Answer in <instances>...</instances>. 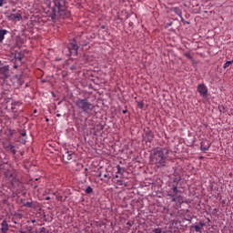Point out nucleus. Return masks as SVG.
<instances>
[{
    "instance_id": "nucleus-35",
    "label": "nucleus",
    "mask_w": 233,
    "mask_h": 233,
    "mask_svg": "<svg viewBox=\"0 0 233 233\" xmlns=\"http://www.w3.org/2000/svg\"><path fill=\"white\" fill-rule=\"evenodd\" d=\"M104 177H108V174H105V175H104Z\"/></svg>"
},
{
    "instance_id": "nucleus-31",
    "label": "nucleus",
    "mask_w": 233,
    "mask_h": 233,
    "mask_svg": "<svg viewBox=\"0 0 233 233\" xmlns=\"http://www.w3.org/2000/svg\"><path fill=\"white\" fill-rule=\"evenodd\" d=\"M20 143H22L23 145H25V143H26V139H22V140H19Z\"/></svg>"
},
{
    "instance_id": "nucleus-14",
    "label": "nucleus",
    "mask_w": 233,
    "mask_h": 233,
    "mask_svg": "<svg viewBox=\"0 0 233 233\" xmlns=\"http://www.w3.org/2000/svg\"><path fill=\"white\" fill-rule=\"evenodd\" d=\"M171 12H175V14H177V15H179V17H181V9H179V7H173L171 8Z\"/></svg>"
},
{
    "instance_id": "nucleus-40",
    "label": "nucleus",
    "mask_w": 233,
    "mask_h": 233,
    "mask_svg": "<svg viewBox=\"0 0 233 233\" xmlns=\"http://www.w3.org/2000/svg\"><path fill=\"white\" fill-rule=\"evenodd\" d=\"M57 117H61V115H56Z\"/></svg>"
},
{
    "instance_id": "nucleus-33",
    "label": "nucleus",
    "mask_w": 233,
    "mask_h": 233,
    "mask_svg": "<svg viewBox=\"0 0 233 233\" xmlns=\"http://www.w3.org/2000/svg\"><path fill=\"white\" fill-rule=\"evenodd\" d=\"M182 23H185V20L183 19V16H180Z\"/></svg>"
},
{
    "instance_id": "nucleus-5",
    "label": "nucleus",
    "mask_w": 233,
    "mask_h": 233,
    "mask_svg": "<svg viewBox=\"0 0 233 233\" xmlns=\"http://www.w3.org/2000/svg\"><path fill=\"white\" fill-rule=\"evenodd\" d=\"M68 49L70 52H74L75 54H77V50H79V46H77V42H76V40H73L69 44Z\"/></svg>"
},
{
    "instance_id": "nucleus-20",
    "label": "nucleus",
    "mask_w": 233,
    "mask_h": 233,
    "mask_svg": "<svg viewBox=\"0 0 233 233\" xmlns=\"http://www.w3.org/2000/svg\"><path fill=\"white\" fill-rule=\"evenodd\" d=\"M174 183H176V185H177V183H179V181H181V177L177 176L175 178H173Z\"/></svg>"
},
{
    "instance_id": "nucleus-45",
    "label": "nucleus",
    "mask_w": 233,
    "mask_h": 233,
    "mask_svg": "<svg viewBox=\"0 0 233 233\" xmlns=\"http://www.w3.org/2000/svg\"><path fill=\"white\" fill-rule=\"evenodd\" d=\"M21 156H23V152L21 153Z\"/></svg>"
},
{
    "instance_id": "nucleus-27",
    "label": "nucleus",
    "mask_w": 233,
    "mask_h": 233,
    "mask_svg": "<svg viewBox=\"0 0 233 233\" xmlns=\"http://www.w3.org/2000/svg\"><path fill=\"white\" fill-rule=\"evenodd\" d=\"M154 233H161V228H154L152 230Z\"/></svg>"
},
{
    "instance_id": "nucleus-32",
    "label": "nucleus",
    "mask_w": 233,
    "mask_h": 233,
    "mask_svg": "<svg viewBox=\"0 0 233 233\" xmlns=\"http://www.w3.org/2000/svg\"><path fill=\"white\" fill-rule=\"evenodd\" d=\"M16 59H18V61H23V56H18Z\"/></svg>"
},
{
    "instance_id": "nucleus-30",
    "label": "nucleus",
    "mask_w": 233,
    "mask_h": 233,
    "mask_svg": "<svg viewBox=\"0 0 233 233\" xmlns=\"http://www.w3.org/2000/svg\"><path fill=\"white\" fill-rule=\"evenodd\" d=\"M3 5H5V0H0V7L3 6Z\"/></svg>"
},
{
    "instance_id": "nucleus-10",
    "label": "nucleus",
    "mask_w": 233,
    "mask_h": 233,
    "mask_svg": "<svg viewBox=\"0 0 233 233\" xmlns=\"http://www.w3.org/2000/svg\"><path fill=\"white\" fill-rule=\"evenodd\" d=\"M167 196L171 198V201L173 203H176V201H179V196H177V194L176 193H172V191H169Z\"/></svg>"
},
{
    "instance_id": "nucleus-41",
    "label": "nucleus",
    "mask_w": 233,
    "mask_h": 233,
    "mask_svg": "<svg viewBox=\"0 0 233 233\" xmlns=\"http://www.w3.org/2000/svg\"><path fill=\"white\" fill-rule=\"evenodd\" d=\"M35 181H39V178H35Z\"/></svg>"
},
{
    "instance_id": "nucleus-15",
    "label": "nucleus",
    "mask_w": 233,
    "mask_h": 233,
    "mask_svg": "<svg viewBox=\"0 0 233 233\" xmlns=\"http://www.w3.org/2000/svg\"><path fill=\"white\" fill-rule=\"evenodd\" d=\"M169 192H171L172 194H179V189H177V185H173V187Z\"/></svg>"
},
{
    "instance_id": "nucleus-13",
    "label": "nucleus",
    "mask_w": 233,
    "mask_h": 233,
    "mask_svg": "<svg viewBox=\"0 0 233 233\" xmlns=\"http://www.w3.org/2000/svg\"><path fill=\"white\" fill-rule=\"evenodd\" d=\"M63 157L66 161H70V159H72V153H70L69 151H66Z\"/></svg>"
},
{
    "instance_id": "nucleus-12",
    "label": "nucleus",
    "mask_w": 233,
    "mask_h": 233,
    "mask_svg": "<svg viewBox=\"0 0 233 233\" xmlns=\"http://www.w3.org/2000/svg\"><path fill=\"white\" fill-rule=\"evenodd\" d=\"M6 34H8L6 29L0 30V43H3V39H5V35H6Z\"/></svg>"
},
{
    "instance_id": "nucleus-22",
    "label": "nucleus",
    "mask_w": 233,
    "mask_h": 233,
    "mask_svg": "<svg viewBox=\"0 0 233 233\" xmlns=\"http://www.w3.org/2000/svg\"><path fill=\"white\" fill-rule=\"evenodd\" d=\"M184 56H185V57H187V59H190V60L193 59L192 55H190L189 52L185 53Z\"/></svg>"
},
{
    "instance_id": "nucleus-42",
    "label": "nucleus",
    "mask_w": 233,
    "mask_h": 233,
    "mask_svg": "<svg viewBox=\"0 0 233 233\" xmlns=\"http://www.w3.org/2000/svg\"><path fill=\"white\" fill-rule=\"evenodd\" d=\"M115 177H119V176L116 175Z\"/></svg>"
},
{
    "instance_id": "nucleus-6",
    "label": "nucleus",
    "mask_w": 233,
    "mask_h": 233,
    "mask_svg": "<svg viewBox=\"0 0 233 233\" xmlns=\"http://www.w3.org/2000/svg\"><path fill=\"white\" fill-rule=\"evenodd\" d=\"M8 229H9L8 221H6V219H4L1 223L0 231L1 233H7Z\"/></svg>"
},
{
    "instance_id": "nucleus-25",
    "label": "nucleus",
    "mask_w": 233,
    "mask_h": 233,
    "mask_svg": "<svg viewBox=\"0 0 233 233\" xmlns=\"http://www.w3.org/2000/svg\"><path fill=\"white\" fill-rule=\"evenodd\" d=\"M20 136H22V137H26V131L25 130L20 131Z\"/></svg>"
},
{
    "instance_id": "nucleus-36",
    "label": "nucleus",
    "mask_w": 233,
    "mask_h": 233,
    "mask_svg": "<svg viewBox=\"0 0 233 233\" xmlns=\"http://www.w3.org/2000/svg\"><path fill=\"white\" fill-rule=\"evenodd\" d=\"M46 201H48V200L50 199V198H49V197H46Z\"/></svg>"
},
{
    "instance_id": "nucleus-2",
    "label": "nucleus",
    "mask_w": 233,
    "mask_h": 233,
    "mask_svg": "<svg viewBox=\"0 0 233 233\" xmlns=\"http://www.w3.org/2000/svg\"><path fill=\"white\" fill-rule=\"evenodd\" d=\"M167 156H168L167 148L157 147L151 151L150 161L158 168H161V167H165V163H167Z\"/></svg>"
},
{
    "instance_id": "nucleus-43",
    "label": "nucleus",
    "mask_w": 233,
    "mask_h": 233,
    "mask_svg": "<svg viewBox=\"0 0 233 233\" xmlns=\"http://www.w3.org/2000/svg\"><path fill=\"white\" fill-rule=\"evenodd\" d=\"M35 188H37V185H35Z\"/></svg>"
},
{
    "instance_id": "nucleus-16",
    "label": "nucleus",
    "mask_w": 233,
    "mask_h": 233,
    "mask_svg": "<svg viewBox=\"0 0 233 233\" xmlns=\"http://www.w3.org/2000/svg\"><path fill=\"white\" fill-rule=\"evenodd\" d=\"M117 172L116 174H123L125 172V168L121 167V166L117 165L116 166Z\"/></svg>"
},
{
    "instance_id": "nucleus-7",
    "label": "nucleus",
    "mask_w": 233,
    "mask_h": 233,
    "mask_svg": "<svg viewBox=\"0 0 233 233\" xmlns=\"http://www.w3.org/2000/svg\"><path fill=\"white\" fill-rule=\"evenodd\" d=\"M200 148L203 152H207L210 148V143L208 140H203L200 144Z\"/></svg>"
},
{
    "instance_id": "nucleus-19",
    "label": "nucleus",
    "mask_w": 233,
    "mask_h": 233,
    "mask_svg": "<svg viewBox=\"0 0 233 233\" xmlns=\"http://www.w3.org/2000/svg\"><path fill=\"white\" fill-rule=\"evenodd\" d=\"M233 64V60L232 61H227L225 64H224V68H228V66H230V65Z\"/></svg>"
},
{
    "instance_id": "nucleus-39",
    "label": "nucleus",
    "mask_w": 233,
    "mask_h": 233,
    "mask_svg": "<svg viewBox=\"0 0 233 233\" xmlns=\"http://www.w3.org/2000/svg\"><path fill=\"white\" fill-rule=\"evenodd\" d=\"M101 176H102V174H101V173H99L98 177H101Z\"/></svg>"
},
{
    "instance_id": "nucleus-29",
    "label": "nucleus",
    "mask_w": 233,
    "mask_h": 233,
    "mask_svg": "<svg viewBox=\"0 0 233 233\" xmlns=\"http://www.w3.org/2000/svg\"><path fill=\"white\" fill-rule=\"evenodd\" d=\"M8 134H9V136H11V137L14 136V130L9 129V130H8Z\"/></svg>"
},
{
    "instance_id": "nucleus-9",
    "label": "nucleus",
    "mask_w": 233,
    "mask_h": 233,
    "mask_svg": "<svg viewBox=\"0 0 233 233\" xmlns=\"http://www.w3.org/2000/svg\"><path fill=\"white\" fill-rule=\"evenodd\" d=\"M8 66H4L0 67V76H5V77H8Z\"/></svg>"
},
{
    "instance_id": "nucleus-44",
    "label": "nucleus",
    "mask_w": 233,
    "mask_h": 233,
    "mask_svg": "<svg viewBox=\"0 0 233 233\" xmlns=\"http://www.w3.org/2000/svg\"><path fill=\"white\" fill-rule=\"evenodd\" d=\"M152 141V139H149V142Z\"/></svg>"
},
{
    "instance_id": "nucleus-17",
    "label": "nucleus",
    "mask_w": 233,
    "mask_h": 233,
    "mask_svg": "<svg viewBox=\"0 0 233 233\" xmlns=\"http://www.w3.org/2000/svg\"><path fill=\"white\" fill-rule=\"evenodd\" d=\"M15 147L14 145H9V150L12 152L13 156H15Z\"/></svg>"
},
{
    "instance_id": "nucleus-11",
    "label": "nucleus",
    "mask_w": 233,
    "mask_h": 233,
    "mask_svg": "<svg viewBox=\"0 0 233 233\" xmlns=\"http://www.w3.org/2000/svg\"><path fill=\"white\" fill-rule=\"evenodd\" d=\"M200 226L195 225V226H191V228H194L197 232L201 233V227H205V223L203 222H199Z\"/></svg>"
},
{
    "instance_id": "nucleus-37",
    "label": "nucleus",
    "mask_w": 233,
    "mask_h": 233,
    "mask_svg": "<svg viewBox=\"0 0 233 233\" xmlns=\"http://www.w3.org/2000/svg\"><path fill=\"white\" fill-rule=\"evenodd\" d=\"M101 28H102L103 30H105V25H102Z\"/></svg>"
},
{
    "instance_id": "nucleus-21",
    "label": "nucleus",
    "mask_w": 233,
    "mask_h": 233,
    "mask_svg": "<svg viewBox=\"0 0 233 233\" xmlns=\"http://www.w3.org/2000/svg\"><path fill=\"white\" fill-rule=\"evenodd\" d=\"M116 185H119L120 187H123V185H125V187H127V184H125V181L123 180H116Z\"/></svg>"
},
{
    "instance_id": "nucleus-8",
    "label": "nucleus",
    "mask_w": 233,
    "mask_h": 233,
    "mask_svg": "<svg viewBox=\"0 0 233 233\" xmlns=\"http://www.w3.org/2000/svg\"><path fill=\"white\" fill-rule=\"evenodd\" d=\"M10 21H21L22 16L21 14H11L9 16Z\"/></svg>"
},
{
    "instance_id": "nucleus-28",
    "label": "nucleus",
    "mask_w": 233,
    "mask_h": 233,
    "mask_svg": "<svg viewBox=\"0 0 233 233\" xmlns=\"http://www.w3.org/2000/svg\"><path fill=\"white\" fill-rule=\"evenodd\" d=\"M12 112H16L17 110H15V106L14 104H12L11 106Z\"/></svg>"
},
{
    "instance_id": "nucleus-26",
    "label": "nucleus",
    "mask_w": 233,
    "mask_h": 233,
    "mask_svg": "<svg viewBox=\"0 0 233 233\" xmlns=\"http://www.w3.org/2000/svg\"><path fill=\"white\" fill-rule=\"evenodd\" d=\"M137 106L138 108H144L145 104H143V102H138Z\"/></svg>"
},
{
    "instance_id": "nucleus-34",
    "label": "nucleus",
    "mask_w": 233,
    "mask_h": 233,
    "mask_svg": "<svg viewBox=\"0 0 233 233\" xmlns=\"http://www.w3.org/2000/svg\"><path fill=\"white\" fill-rule=\"evenodd\" d=\"M43 230H45V228H42V230H41V232L40 233H46L45 231H43Z\"/></svg>"
},
{
    "instance_id": "nucleus-23",
    "label": "nucleus",
    "mask_w": 233,
    "mask_h": 233,
    "mask_svg": "<svg viewBox=\"0 0 233 233\" xmlns=\"http://www.w3.org/2000/svg\"><path fill=\"white\" fill-rule=\"evenodd\" d=\"M13 119H17V117L19 116V112L17 111H13Z\"/></svg>"
},
{
    "instance_id": "nucleus-38",
    "label": "nucleus",
    "mask_w": 233,
    "mask_h": 233,
    "mask_svg": "<svg viewBox=\"0 0 233 233\" xmlns=\"http://www.w3.org/2000/svg\"><path fill=\"white\" fill-rule=\"evenodd\" d=\"M123 114H127V110H123Z\"/></svg>"
},
{
    "instance_id": "nucleus-24",
    "label": "nucleus",
    "mask_w": 233,
    "mask_h": 233,
    "mask_svg": "<svg viewBox=\"0 0 233 233\" xmlns=\"http://www.w3.org/2000/svg\"><path fill=\"white\" fill-rule=\"evenodd\" d=\"M24 207H27L28 208H32V203L31 202H26L24 204Z\"/></svg>"
},
{
    "instance_id": "nucleus-1",
    "label": "nucleus",
    "mask_w": 233,
    "mask_h": 233,
    "mask_svg": "<svg viewBox=\"0 0 233 233\" xmlns=\"http://www.w3.org/2000/svg\"><path fill=\"white\" fill-rule=\"evenodd\" d=\"M54 6L52 8L51 19H66L70 17V12L66 10L65 0H53Z\"/></svg>"
},
{
    "instance_id": "nucleus-3",
    "label": "nucleus",
    "mask_w": 233,
    "mask_h": 233,
    "mask_svg": "<svg viewBox=\"0 0 233 233\" xmlns=\"http://www.w3.org/2000/svg\"><path fill=\"white\" fill-rule=\"evenodd\" d=\"M76 106L79 110H82L85 114H90L94 108H96V106L94 104L90 103L88 99L86 98H79L75 102Z\"/></svg>"
},
{
    "instance_id": "nucleus-18",
    "label": "nucleus",
    "mask_w": 233,
    "mask_h": 233,
    "mask_svg": "<svg viewBox=\"0 0 233 233\" xmlns=\"http://www.w3.org/2000/svg\"><path fill=\"white\" fill-rule=\"evenodd\" d=\"M94 192V189L92 188V187H87L86 188V194H92Z\"/></svg>"
},
{
    "instance_id": "nucleus-4",
    "label": "nucleus",
    "mask_w": 233,
    "mask_h": 233,
    "mask_svg": "<svg viewBox=\"0 0 233 233\" xmlns=\"http://www.w3.org/2000/svg\"><path fill=\"white\" fill-rule=\"evenodd\" d=\"M198 92L200 94L202 97H207L208 96V89L205 84H199L198 86Z\"/></svg>"
}]
</instances>
